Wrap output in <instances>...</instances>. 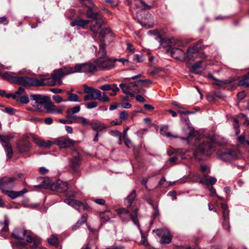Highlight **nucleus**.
Here are the masks:
<instances>
[{
  "mask_svg": "<svg viewBox=\"0 0 249 249\" xmlns=\"http://www.w3.org/2000/svg\"><path fill=\"white\" fill-rule=\"evenodd\" d=\"M94 66L89 64H78L75 67L69 68L65 72L62 69L55 70L52 74V77L42 78L43 86H54L57 83L59 85L62 84L61 79L66 75L74 72H92L95 70Z\"/></svg>",
  "mask_w": 249,
  "mask_h": 249,
  "instance_id": "nucleus-1",
  "label": "nucleus"
},
{
  "mask_svg": "<svg viewBox=\"0 0 249 249\" xmlns=\"http://www.w3.org/2000/svg\"><path fill=\"white\" fill-rule=\"evenodd\" d=\"M34 142L38 147L43 148H49L52 145L56 144L60 148H67L72 146L75 142L66 136L56 139L45 141L36 135H31Z\"/></svg>",
  "mask_w": 249,
  "mask_h": 249,
  "instance_id": "nucleus-2",
  "label": "nucleus"
},
{
  "mask_svg": "<svg viewBox=\"0 0 249 249\" xmlns=\"http://www.w3.org/2000/svg\"><path fill=\"white\" fill-rule=\"evenodd\" d=\"M16 179V178L7 177H4L0 179V188L1 190L12 199L21 196L28 191L25 188L20 191L10 190L14 186V182Z\"/></svg>",
  "mask_w": 249,
  "mask_h": 249,
  "instance_id": "nucleus-3",
  "label": "nucleus"
},
{
  "mask_svg": "<svg viewBox=\"0 0 249 249\" xmlns=\"http://www.w3.org/2000/svg\"><path fill=\"white\" fill-rule=\"evenodd\" d=\"M216 140V136L213 132L206 134V140H204L196 146L193 152L194 157L200 160L199 156L203 154H208L213 150V143Z\"/></svg>",
  "mask_w": 249,
  "mask_h": 249,
  "instance_id": "nucleus-4",
  "label": "nucleus"
},
{
  "mask_svg": "<svg viewBox=\"0 0 249 249\" xmlns=\"http://www.w3.org/2000/svg\"><path fill=\"white\" fill-rule=\"evenodd\" d=\"M170 53L171 56L178 60H184L186 58L185 52L182 49L185 45L182 41L172 39L170 41Z\"/></svg>",
  "mask_w": 249,
  "mask_h": 249,
  "instance_id": "nucleus-5",
  "label": "nucleus"
},
{
  "mask_svg": "<svg viewBox=\"0 0 249 249\" xmlns=\"http://www.w3.org/2000/svg\"><path fill=\"white\" fill-rule=\"evenodd\" d=\"M86 16L93 19L90 29L94 33H97L104 23L103 16L98 13H94L91 8L86 11Z\"/></svg>",
  "mask_w": 249,
  "mask_h": 249,
  "instance_id": "nucleus-6",
  "label": "nucleus"
},
{
  "mask_svg": "<svg viewBox=\"0 0 249 249\" xmlns=\"http://www.w3.org/2000/svg\"><path fill=\"white\" fill-rule=\"evenodd\" d=\"M84 92L90 94L91 99H97L102 102H108L110 101L105 92H102L97 89L86 85H84Z\"/></svg>",
  "mask_w": 249,
  "mask_h": 249,
  "instance_id": "nucleus-7",
  "label": "nucleus"
},
{
  "mask_svg": "<svg viewBox=\"0 0 249 249\" xmlns=\"http://www.w3.org/2000/svg\"><path fill=\"white\" fill-rule=\"evenodd\" d=\"M96 65H93L96 68L95 70L90 73H93L96 71L97 68H100L103 70H110L114 68V61L113 58L107 57H99L95 60ZM89 64L93 65L90 63ZM86 73L87 72H86Z\"/></svg>",
  "mask_w": 249,
  "mask_h": 249,
  "instance_id": "nucleus-8",
  "label": "nucleus"
},
{
  "mask_svg": "<svg viewBox=\"0 0 249 249\" xmlns=\"http://www.w3.org/2000/svg\"><path fill=\"white\" fill-rule=\"evenodd\" d=\"M203 48L201 45V42H197L194 46L190 47L186 54V58L189 60H194L197 58L203 57L204 54L200 51Z\"/></svg>",
  "mask_w": 249,
  "mask_h": 249,
  "instance_id": "nucleus-9",
  "label": "nucleus"
},
{
  "mask_svg": "<svg viewBox=\"0 0 249 249\" xmlns=\"http://www.w3.org/2000/svg\"><path fill=\"white\" fill-rule=\"evenodd\" d=\"M16 83L18 85L23 86H43V81L41 79H38L35 78H30L29 77H16Z\"/></svg>",
  "mask_w": 249,
  "mask_h": 249,
  "instance_id": "nucleus-10",
  "label": "nucleus"
},
{
  "mask_svg": "<svg viewBox=\"0 0 249 249\" xmlns=\"http://www.w3.org/2000/svg\"><path fill=\"white\" fill-rule=\"evenodd\" d=\"M117 214L120 218L124 222H127L131 219L133 223L138 225V219L137 212L135 211L133 213H130L129 210L125 208H120L116 210Z\"/></svg>",
  "mask_w": 249,
  "mask_h": 249,
  "instance_id": "nucleus-11",
  "label": "nucleus"
},
{
  "mask_svg": "<svg viewBox=\"0 0 249 249\" xmlns=\"http://www.w3.org/2000/svg\"><path fill=\"white\" fill-rule=\"evenodd\" d=\"M216 181L217 179L215 178L204 175L199 181V183L206 186L210 192V195L212 196H216V193L215 190L212 187V185L214 184Z\"/></svg>",
  "mask_w": 249,
  "mask_h": 249,
  "instance_id": "nucleus-12",
  "label": "nucleus"
},
{
  "mask_svg": "<svg viewBox=\"0 0 249 249\" xmlns=\"http://www.w3.org/2000/svg\"><path fill=\"white\" fill-rule=\"evenodd\" d=\"M110 36V34L109 33V31L105 29L102 30L99 34V39L101 43L99 45V50L98 52V57H107L106 56L107 52L105 48V44L104 42L106 41L107 38Z\"/></svg>",
  "mask_w": 249,
  "mask_h": 249,
  "instance_id": "nucleus-13",
  "label": "nucleus"
},
{
  "mask_svg": "<svg viewBox=\"0 0 249 249\" xmlns=\"http://www.w3.org/2000/svg\"><path fill=\"white\" fill-rule=\"evenodd\" d=\"M153 231L156 232L157 236L160 237V242L161 244H168L171 242L172 236L168 230L157 229Z\"/></svg>",
  "mask_w": 249,
  "mask_h": 249,
  "instance_id": "nucleus-14",
  "label": "nucleus"
},
{
  "mask_svg": "<svg viewBox=\"0 0 249 249\" xmlns=\"http://www.w3.org/2000/svg\"><path fill=\"white\" fill-rule=\"evenodd\" d=\"M31 135L34 134H27L23 137L22 140L18 143V146L20 152H27L30 149L31 147V143L28 140H33L32 137L31 136ZM32 141H33V140Z\"/></svg>",
  "mask_w": 249,
  "mask_h": 249,
  "instance_id": "nucleus-15",
  "label": "nucleus"
},
{
  "mask_svg": "<svg viewBox=\"0 0 249 249\" xmlns=\"http://www.w3.org/2000/svg\"><path fill=\"white\" fill-rule=\"evenodd\" d=\"M13 138L12 137L5 136L0 135V142L4 147L5 150L7 152V156L8 159H10L13 155V151L12 146L9 141L11 139Z\"/></svg>",
  "mask_w": 249,
  "mask_h": 249,
  "instance_id": "nucleus-16",
  "label": "nucleus"
},
{
  "mask_svg": "<svg viewBox=\"0 0 249 249\" xmlns=\"http://www.w3.org/2000/svg\"><path fill=\"white\" fill-rule=\"evenodd\" d=\"M219 159L225 161L236 160L238 159V154L233 150H228L219 154Z\"/></svg>",
  "mask_w": 249,
  "mask_h": 249,
  "instance_id": "nucleus-17",
  "label": "nucleus"
},
{
  "mask_svg": "<svg viewBox=\"0 0 249 249\" xmlns=\"http://www.w3.org/2000/svg\"><path fill=\"white\" fill-rule=\"evenodd\" d=\"M45 108L49 113L60 114L63 109V107H57L52 102L49 100L44 105Z\"/></svg>",
  "mask_w": 249,
  "mask_h": 249,
  "instance_id": "nucleus-18",
  "label": "nucleus"
},
{
  "mask_svg": "<svg viewBox=\"0 0 249 249\" xmlns=\"http://www.w3.org/2000/svg\"><path fill=\"white\" fill-rule=\"evenodd\" d=\"M52 189L58 192H63L68 189V183L61 180H57L51 186Z\"/></svg>",
  "mask_w": 249,
  "mask_h": 249,
  "instance_id": "nucleus-19",
  "label": "nucleus"
},
{
  "mask_svg": "<svg viewBox=\"0 0 249 249\" xmlns=\"http://www.w3.org/2000/svg\"><path fill=\"white\" fill-rule=\"evenodd\" d=\"M221 209L223 213V218L224 220L223 223V227L225 229L229 230L230 228V225L229 223V211L227 205L224 203L221 204Z\"/></svg>",
  "mask_w": 249,
  "mask_h": 249,
  "instance_id": "nucleus-20",
  "label": "nucleus"
},
{
  "mask_svg": "<svg viewBox=\"0 0 249 249\" xmlns=\"http://www.w3.org/2000/svg\"><path fill=\"white\" fill-rule=\"evenodd\" d=\"M30 98L32 100L35 101L36 103L45 104L46 102L50 100V98L47 96L40 94H31Z\"/></svg>",
  "mask_w": 249,
  "mask_h": 249,
  "instance_id": "nucleus-21",
  "label": "nucleus"
},
{
  "mask_svg": "<svg viewBox=\"0 0 249 249\" xmlns=\"http://www.w3.org/2000/svg\"><path fill=\"white\" fill-rule=\"evenodd\" d=\"M64 202L78 211L84 208V205L81 202L71 198L66 199Z\"/></svg>",
  "mask_w": 249,
  "mask_h": 249,
  "instance_id": "nucleus-22",
  "label": "nucleus"
},
{
  "mask_svg": "<svg viewBox=\"0 0 249 249\" xmlns=\"http://www.w3.org/2000/svg\"><path fill=\"white\" fill-rule=\"evenodd\" d=\"M140 24L146 28H150L153 26L154 22L153 18L151 15L148 13L146 14V17L140 21Z\"/></svg>",
  "mask_w": 249,
  "mask_h": 249,
  "instance_id": "nucleus-23",
  "label": "nucleus"
},
{
  "mask_svg": "<svg viewBox=\"0 0 249 249\" xmlns=\"http://www.w3.org/2000/svg\"><path fill=\"white\" fill-rule=\"evenodd\" d=\"M100 218L104 221L107 222L109 221L111 218H113L115 214L110 211H106L100 214Z\"/></svg>",
  "mask_w": 249,
  "mask_h": 249,
  "instance_id": "nucleus-24",
  "label": "nucleus"
},
{
  "mask_svg": "<svg viewBox=\"0 0 249 249\" xmlns=\"http://www.w3.org/2000/svg\"><path fill=\"white\" fill-rule=\"evenodd\" d=\"M90 22L89 20L79 19L74 20L71 23V26H78L84 28L85 26Z\"/></svg>",
  "mask_w": 249,
  "mask_h": 249,
  "instance_id": "nucleus-25",
  "label": "nucleus"
},
{
  "mask_svg": "<svg viewBox=\"0 0 249 249\" xmlns=\"http://www.w3.org/2000/svg\"><path fill=\"white\" fill-rule=\"evenodd\" d=\"M136 193L134 190H133L127 197L126 199L124 201L125 205L127 206V208L130 207L132 203L136 197Z\"/></svg>",
  "mask_w": 249,
  "mask_h": 249,
  "instance_id": "nucleus-26",
  "label": "nucleus"
},
{
  "mask_svg": "<svg viewBox=\"0 0 249 249\" xmlns=\"http://www.w3.org/2000/svg\"><path fill=\"white\" fill-rule=\"evenodd\" d=\"M168 126L167 125H163L160 128V132L161 134L165 135L168 138H178L176 135L172 134L170 132L168 131Z\"/></svg>",
  "mask_w": 249,
  "mask_h": 249,
  "instance_id": "nucleus-27",
  "label": "nucleus"
},
{
  "mask_svg": "<svg viewBox=\"0 0 249 249\" xmlns=\"http://www.w3.org/2000/svg\"><path fill=\"white\" fill-rule=\"evenodd\" d=\"M22 233L23 236H25L27 233V231L24 229H19L15 231L11 234V236L13 238L17 239H23V237L21 236L20 233Z\"/></svg>",
  "mask_w": 249,
  "mask_h": 249,
  "instance_id": "nucleus-28",
  "label": "nucleus"
},
{
  "mask_svg": "<svg viewBox=\"0 0 249 249\" xmlns=\"http://www.w3.org/2000/svg\"><path fill=\"white\" fill-rule=\"evenodd\" d=\"M238 85L246 88L249 87V72L239 80Z\"/></svg>",
  "mask_w": 249,
  "mask_h": 249,
  "instance_id": "nucleus-29",
  "label": "nucleus"
},
{
  "mask_svg": "<svg viewBox=\"0 0 249 249\" xmlns=\"http://www.w3.org/2000/svg\"><path fill=\"white\" fill-rule=\"evenodd\" d=\"M80 109L81 107L79 105L76 106L71 108H68L66 112V117H71V115H73L74 114L78 113L80 111Z\"/></svg>",
  "mask_w": 249,
  "mask_h": 249,
  "instance_id": "nucleus-30",
  "label": "nucleus"
},
{
  "mask_svg": "<svg viewBox=\"0 0 249 249\" xmlns=\"http://www.w3.org/2000/svg\"><path fill=\"white\" fill-rule=\"evenodd\" d=\"M90 125L92 127V129L95 131H101L104 129L107 128V126L104 124L96 122L93 123H91Z\"/></svg>",
  "mask_w": 249,
  "mask_h": 249,
  "instance_id": "nucleus-31",
  "label": "nucleus"
},
{
  "mask_svg": "<svg viewBox=\"0 0 249 249\" xmlns=\"http://www.w3.org/2000/svg\"><path fill=\"white\" fill-rule=\"evenodd\" d=\"M135 4L137 7L142 9H149L152 7V6L147 5L142 0H136Z\"/></svg>",
  "mask_w": 249,
  "mask_h": 249,
  "instance_id": "nucleus-32",
  "label": "nucleus"
},
{
  "mask_svg": "<svg viewBox=\"0 0 249 249\" xmlns=\"http://www.w3.org/2000/svg\"><path fill=\"white\" fill-rule=\"evenodd\" d=\"M123 92L126 94L129 95L130 96H134V94L130 92V87L124 83H121L119 85Z\"/></svg>",
  "mask_w": 249,
  "mask_h": 249,
  "instance_id": "nucleus-33",
  "label": "nucleus"
},
{
  "mask_svg": "<svg viewBox=\"0 0 249 249\" xmlns=\"http://www.w3.org/2000/svg\"><path fill=\"white\" fill-rule=\"evenodd\" d=\"M48 243L51 245H53L55 247L58 246V239L57 237L54 235L51 236L48 240Z\"/></svg>",
  "mask_w": 249,
  "mask_h": 249,
  "instance_id": "nucleus-34",
  "label": "nucleus"
},
{
  "mask_svg": "<svg viewBox=\"0 0 249 249\" xmlns=\"http://www.w3.org/2000/svg\"><path fill=\"white\" fill-rule=\"evenodd\" d=\"M68 101L75 102H80L81 100L79 99L78 96L76 94H72L71 96L68 97Z\"/></svg>",
  "mask_w": 249,
  "mask_h": 249,
  "instance_id": "nucleus-35",
  "label": "nucleus"
},
{
  "mask_svg": "<svg viewBox=\"0 0 249 249\" xmlns=\"http://www.w3.org/2000/svg\"><path fill=\"white\" fill-rule=\"evenodd\" d=\"M218 95L216 92L212 93H209L207 96V99L209 102H213L217 100Z\"/></svg>",
  "mask_w": 249,
  "mask_h": 249,
  "instance_id": "nucleus-36",
  "label": "nucleus"
},
{
  "mask_svg": "<svg viewBox=\"0 0 249 249\" xmlns=\"http://www.w3.org/2000/svg\"><path fill=\"white\" fill-rule=\"evenodd\" d=\"M202 61H198L194 64L192 66V69L196 73H198L199 69L201 67Z\"/></svg>",
  "mask_w": 249,
  "mask_h": 249,
  "instance_id": "nucleus-37",
  "label": "nucleus"
},
{
  "mask_svg": "<svg viewBox=\"0 0 249 249\" xmlns=\"http://www.w3.org/2000/svg\"><path fill=\"white\" fill-rule=\"evenodd\" d=\"M80 162V158L79 156H75L71 160V164L73 166H77L79 165Z\"/></svg>",
  "mask_w": 249,
  "mask_h": 249,
  "instance_id": "nucleus-38",
  "label": "nucleus"
},
{
  "mask_svg": "<svg viewBox=\"0 0 249 249\" xmlns=\"http://www.w3.org/2000/svg\"><path fill=\"white\" fill-rule=\"evenodd\" d=\"M81 116H77L76 115H71V117H66L67 119H70L71 120L72 123H79L80 118Z\"/></svg>",
  "mask_w": 249,
  "mask_h": 249,
  "instance_id": "nucleus-39",
  "label": "nucleus"
},
{
  "mask_svg": "<svg viewBox=\"0 0 249 249\" xmlns=\"http://www.w3.org/2000/svg\"><path fill=\"white\" fill-rule=\"evenodd\" d=\"M32 106L40 112L43 111L45 109L44 104L36 103V105H33Z\"/></svg>",
  "mask_w": 249,
  "mask_h": 249,
  "instance_id": "nucleus-40",
  "label": "nucleus"
},
{
  "mask_svg": "<svg viewBox=\"0 0 249 249\" xmlns=\"http://www.w3.org/2000/svg\"><path fill=\"white\" fill-rule=\"evenodd\" d=\"M9 222V221L8 219L7 218V217H6L5 216V218H4V223H3L4 226L2 229V231H9V228H8Z\"/></svg>",
  "mask_w": 249,
  "mask_h": 249,
  "instance_id": "nucleus-41",
  "label": "nucleus"
},
{
  "mask_svg": "<svg viewBox=\"0 0 249 249\" xmlns=\"http://www.w3.org/2000/svg\"><path fill=\"white\" fill-rule=\"evenodd\" d=\"M234 122L233 126L235 129V134L236 135H238L240 132L239 129V125L238 124V121L236 119H235L234 120Z\"/></svg>",
  "mask_w": 249,
  "mask_h": 249,
  "instance_id": "nucleus-42",
  "label": "nucleus"
},
{
  "mask_svg": "<svg viewBox=\"0 0 249 249\" xmlns=\"http://www.w3.org/2000/svg\"><path fill=\"white\" fill-rule=\"evenodd\" d=\"M98 103L95 101H92L86 104V107L88 109H92L97 107Z\"/></svg>",
  "mask_w": 249,
  "mask_h": 249,
  "instance_id": "nucleus-43",
  "label": "nucleus"
},
{
  "mask_svg": "<svg viewBox=\"0 0 249 249\" xmlns=\"http://www.w3.org/2000/svg\"><path fill=\"white\" fill-rule=\"evenodd\" d=\"M79 123L83 125H90L91 123L85 118L80 117Z\"/></svg>",
  "mask_w": 249,
  "mask_h": 249,
  "instance_id": "nucleus-44",
  "label": "nucleus"
},
{
  "mask_svg": "<svg viewBox=\"0 0 249 249\" xmlns=\"http://www.w3.org/2000/svg\"><path fill=\"white\" fill-rule=\"evenodd\" d=\"M111 85L106 84L100 87V89L103 91H109L111 89Z\"/></svg>",
  "mask_w": 249,
  "mask_h": 249,
  "instance_id": "nucleus-45",
  "label": "nucleus"
},
{
  "mask_svg": "<svg viewBox=\"0 0 249 249\" xmlns=\"http://www.w3.org/2000/svg\"><path fill=\"white\" fill-rule=\"evenodd\" d=\"M133 87H137L143 86V80H139L130 83Z\"/></svg>",
  "mask_w": 249,
  "mask_h": 249,
  "instance_id": "nucleus-46",
  "label": "nucleus"
},
{
  "mask_svg": "<svg viewBox=\"0 0 249 249\" xmlns=\"http://www.w3.org/2000/svg\"><path fill=\"white\" fill-rule=\"evenodd\" d=\"M133 60L137 63H140L143 61L142 56L139 54H135L133 56Z\"/></svg>",
  "mask_w": 249,
  "mask_h": 249,
  "instance_id": "nucleus-47",
  "label": "nucleus"
},
{
  "mask_svg": "<svg viewBox=\"0 0 249 249\" xmlns=\"http://www.w3.org/2000/svg\"><path fill=\"white\" fill-rule=\"evenodd\" d=\"M128 115L126 111H123L120 112V117L122 120H126L128 118Z\"/></svg>",
  "mask_w": 249,
  "mask_h": 249,
  "instance_id": "nucleus-48",
  "label": "nucleus"
},
{
  "mask_svg": "<svg viewBox=\"0 0 249 249\" xmlns=\"http://www.w3.org/2000/svg\"><path fill=\"white\" fill-rule=\"evenodd\" d=\"M19 101L22 104H27L29 102V99L28 96H24L20 98Z\"/></svg>",
  "mask_w": 249,
  "mask_h": 249,
  "instance_id": "nucleus-49",
  "label": "nucleus"
},
{
  "mask_svg": "<svg viewBox=\"0 0 249 249\" xmlns=\"http://www.w3.org/2000/svg\"><path fill=\"white\" fill-rule=\"evenodd\" d=\"M110 134L113 136H116L117 137H120L122 136V134L121 132H119L118 130H113L111 131L110 132Z\"/></svg>",
  "mask_w": 249,
  "mask_h": 249,
  "instance_id": "nucleus-50",
  "label": "nucleus"
},
{
  "mask_svg": "<svg viewBox=\"0 0 249 249\" xmlns=\"http://www.w3.org/2000/svg\"><path fill=\"white\" fill-rule=\"evenodd\" d=\"M124 142L125 145L128 147V148H131L132 147V143L131 142V141L128 139V138H126L124 137Z\"/></svg>",
  "mask_w": 249,
  "mask_h": 249,
  "instance_id": "nucleus-51",
  "label": "nucleus"
},
{
  "mask_svg": "<svg viewBox=\"0 0 249 249\" xmlns=\"http://www.w3.org/2000/svg\"><path fill=\"white\" fill-rule=\"evenodd\" d=\"M53 99L57 103H59L63 101L62 97L59 95H53Z\"/></svg>",
  "mask_w": 249,
  "mask_h": 249,
  "instance_id": "nucleus-52",
  "label": "nucleus"
},
{
  "mask_svg": "<svg viewBox=\"0 0 249 249\" xmlns=\"http://www.w3.org/2000/svg\"><path fill=\"white\" fill-rule=\"evenodd\" d=\"M142 74H139L137 75H135V76H132V77H129V78H125L124 79V81H128L129 80H135V79H138V78H139L140 77H142Z\"/></svg>",
  "mask_w": 249,
  "mask_h": 249,
  "instance_id": "nucleus-53",
  "label": "nucleus"
},
{
  "mask_svg": "<svg viewBox=\"0 0 249 249\" xmlns=\"http://www.w3.org/2000/svg\"><path fill=\"white\" fill-rule=\"evenodd\" d=\"M240 116L241 118H243L245 119V122H244L243 123V125L245 126L249 125V120L245 117V116L243 114H241L240 115Z\"/></svg>",
  "mask_w": 249,
  "mask_h": 249,
  "instance_id": "nucleus-54",
  "label": "nucleus"
},
{
  "mask_svg": "<svg viewBox=\"0 0 249 249\" xmlns=\"http://www.w3.org/2000/svg\"><path fill=\"white\" fill-rule=\"evenodd\" d=\"M34 243L33 245L31 247V249H36L37 247L39 244V241L36 239H35L33 242Z\"/></svg>",
  "mask_w": 249,
  "mask_h": 249,
  "instance_id": "nucleus-55",
  "label": "nucleus"
},
{
  "mask_svg": "<svg viewBox=\"0 0 249 249\" xmlns=\"http://www.w3.org/2000/svg\"><path fill=\"white\" fill-rule=\"evenodd\" d=\"M246 94L244 91L240 92L237 95L238 100H242L245 97Z\"/></svg>",
  "mask_w": 249,
  "mask_h": 249,
  "instance_id": "nucleus-56",
  "label": "nucleus"
},
{
  "mask_svg": "<svg viewBox=\"0 0 249 249\" xmlns=\"http://www.w3.org/2000/svg\"><path fill=\"white\" fill-rule=\"evenodd\" d=\"M136 99L137 101L143 103L145 101L144 98L141 95H138L136 96Z\"/></svg>",
  "mask_w": 249,
  "mask_h": 249,
  "instance_id": "nucleus-57",
  "label": "nucleus"
},
{
  "mask_svg": "<svg viewBox=\"0 0 249 249\" xmlns=\"http://www.w3.org/2000/svg\"><path fill=\"white\" fill-rule=\"evenodd\" d=\"M4 110L5 112L10 115L13 114L14 113V109L12 107H6Z\"/></svg>",
  "mask_w": 249,
  "mask_h": 249,
  "instance_id": "nucleus-58",
  "label": "nucleus"
},
{
  "mask_svg": "<svg viewBox=\"0 0 249 249\" xmlns=\"http://www.w3.org/2000/svg\"><path fill=\"white\" fill-rule=\"evenodd\" d=\"M94 201L99 205H104L105 204V200L102 198L96 199Z\"/></svg>",
  "mask_w": 249,
  "mask_h": 249,
  "instance_id": "nucleus-59",
  "label": "nucleus"
},
{
  "mask_svg": "<svg viewBox=\"0 0 249 249\" xmlns=\"http://www.w3.org/2000/svg\"><path fill=\"white\" fill-rule=\"evenodd\" d=\"M111 90H112L113 92H117L118 91H119V88L117 87L116 84H113L111 85Z\"/></svg>",
  "mask_w": 249,
  "mask_h": 249,
  "instance_id": "nucleus-60",
  "label": "nucleus"
},
{
  "mask_svg": "<svg viewBox=\"0 0 249 249\" xmlns=\"http://www.w3.org/2000/svg\"><path fill=\"white\" fill-rule=\"evenodd\" d=\"M59 122L63 124H72V122L71 121V120L69 119V120H64V119H60L59 120Z\"/></svg>",
  "mask_w": 249,
  "mask_h": 249,
  "instance_id": "nucleus-61",
  "label": "nucleus"
},
{
  "mask_svg": "<svg viewBox=\"0 0 249 249\" xmlns=\"http://www.w3.org/2000/svg\"><path fill=\"white\" fill-rule=\"evenodd\" d=\"M238 141L241 143H243L245 142V137L244 135H241L238 137Z\"/></svg>",
  "mask_w": 249,
  "mask_h": 249,
  "instance_id": "nucleus-62",
  "label": "nucleus"
},
{
  "mask_svg": "<svg viewBox=\"0 0 249 249\" xmlns=\"http://www.w3.org/2000/svg\"><path fill=\"white\" fill-rule=\"evenodd\" d=\"M122 124V121L116 120H113L110 122V124L111 125H120Z\"/></svg>",
  "mask_w": 249,
  "mask_h": 249,
  "instance_id": "nucleus-63",
  "label": "nucleus"
},
{
  "mask_svg": "<svg viewBox=\"0 0 249 249\" xmlns=\"http://www.w3.org/2000/svg\"><path fill=\"white\" fill-rule=\"evenodd\" d=\"M53 120L52 118L48 117L44 120V122L47 124H51L53 123Z\"/></svg>",
  "mask_w": 249,
  "mask_h": 249,
  "instance_id": "nucleus-64",
  "label": "nucleus"
}]
</instances>
